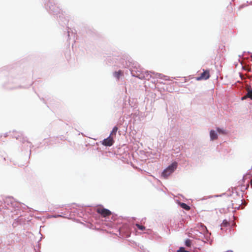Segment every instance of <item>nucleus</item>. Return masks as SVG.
<instances>
[{"label": "nucleus", "instance_id": "obj_9", "mask_svg": "<svg viewBox=\"0 0 252 252\" xmlns=\"http://www.w3.org/2000/svg\"><path fill=\"white\" fill-rule=\"evenodd\" d=\"M123 75V73L121 70H119L118 71H116L114 73V76L117 78L118 79H119L120 77Z\"/></svg>", "mask_w": 252, "mask_h": 252}, {"label": "nucleus", "instance_id": "obj_5", "mask_svg": "<svg viewBox=\"0 0 252 252\" xmlns=\"http://www.w3.org/2000/svg\"><path fill=\"white\" fill-rule=\"evenodd\" d=\"M131 74L133 76H135L140 79L145 78L147 79H149V78L151 77V75L149 74V73L148 71L145 72V74L140 75V74L135 75L133 73V71H131Z\"/></svg>", "mask_w": 252, "mask_h": 252}, {"label": "nucleus", "instance_id": "obj_3", "mask_svg": "<svg viewBox=\"0 0 252 252\" xmlns=\"http://www.w3.org/2000/svg\"><path fill=\"white\" fill-rule=\"evenodd\" d=\"M114 143V140L113 137L110 135L108 137L103 140L102 144L105 146H111Z\"/></svg>", "mask_w": 252, "mask_h": 252}, {"label": "nucleus", "instance_id": "obj_14", "mask_svg": "<svg viewBox=\"0 0 252 252\" xmlns=\"http://www.w3.org/2000/svg\"><path fill=\"white\" fill-rule=\"evenodd\" d=\"M177 252H189V251H186L183 247H181L179 249Z\"/></svg>", "mask_w": 252, "mask_h": 252}, {"label": "nucleus", "instance_id": "obj_10", "mask_svg": "<svg viewBox=\"0 0 252 252\" xmlns=\"http://www.w3.org/2000/svg\"><path fill=\"white\" fill-rule=\"evenodd\" d=\"M180 206L182 208L185 209L186 210L188 211L190 209V207L186 203H182L180 204Z\"/></svg>", "mask_w": 252, "mask_h": 252}, {"label": "nucleus", "instance_id": "obj_6", "mask_svg": "<svg viewBox=\"0 0 252 252\" xmlns=\"http://www.w3.org/2000/svg\"><path fill=\"white\" fill-rule=\"evenodd\" d=\"M247 92L246 94V97H248L252 100V89L250 86H247L245 88Z\"/></svg>", "mask_w": 252, "mask_h": 252}, {"label": "nucleus", "instance_id": "obj_4", "mask_svg": "<svg viewBox=\"0 0 252 252\" xmlns=\"http://www.w3.org/2000/svg\"><path fill=\"white\" fill-rule=\"evenodd\" d=\"M210 77V73L208 70H203V72L201 73L200 76L196 77V80H207Z\"/></svg>", "mask_w": 252, "mask_h": 252}, {"label": "nucleus", "instance_id": "obj_7", "mask_svg": "<svg viewBox=\"0 0 252 252\" xmlns=\"http://www.w3.org/2000/svg\"><path fill=\"white\" fill-rule=\"evenodd\" d=\"M210 138L212 140H216L218 138V135L214 130H211L210 131Z\"/></svg>", "mask_w": 252, "mask_h": 252}, {"label": "nucleus", "instance_id": "obj_8", "mask_svg": "<svg viewBox=\"0 0 252 252\" xmlns=\"http://www.w3.org/2000/svg\"><path fill=\"white\" fill-rule=\"evenodd\" d=\"M217 130L219 134H223V135H226L227 134V132L226 131V130L224 129H222V128L218 127L217 128Z\"/></svg>", "mask_w": 252, "mask_h": 252}, {"label": "nucleus", "instance_id": "obj_1", "mask_svg": "<svg viewBox=\"0 0 252 252\" xmlns=\"http://www.w3.org/2000/svg\"><path fill=\"white\" fill-rule=\"evenodd\" d=\"M177 166V163L174 162L167 167L162 173V176L166 178L170 174H171L176 169Z\"/></svg>", "mask_w": 252, "mask_h": 252}, {"label": "nucleus", "instance_id": "obj_11", "mask_svg": "<svg viewBox=\"0 0 252 252\" xmlns=\"http://www.w3.org/2000/svg\"><path fill=\"white\" fill-rule=\"evenodd\" d=\"M117 130H118V127L117 126H114L110 135H111V136H113V135H116Z\"/></svg>", "mask_w": 252, "mask_h": 252}, {"label": "nucleus", "instance_id": "obj_15", "mask_svg": "<svg viewBox=\"0 0 252 252\" xmlns=\"http://www.w3.org/2000/svg\"><path fill=\"white\" fill-rule=\"evenodd\" d=\"M247 98H248V97H246V95H245L243 97H242V99L244 100V99H246Z\"/></svg>", "mask_w": 252, "mask_h": 252}, {"label": "nucleus", "instance_id": "obj_2", "mask_svg": "<svg viewBox=\"0 0 252 252\" xmlns=\"http://www.w3.org/2000/svg\"><path fill=\"white\" fill-rule=\"evenodd\" d=\"M96 211L103 217H106L111 215V212L110 210L101 207L97 208Z\"/></svg>", "mask_w": 252, "mask_h": 252}, {"label": "nucleus", "instance_id": "obj_12", "mask_svg": "<svg viewBox=\"0 0 252 252\" xmlns=\"http://www.w3.org/2000/svg\"><path fill=\"white\" fill-rule=\"evenodd\" d=\"M185 245L188 247H190L191 245V241L190 239H187L185 241Z\"/></svg>", "mask_w": 252, "mask_h": 252}, {"label": "nucleus", "instance_id": "obj_13", "mask_svg": "<svg viewBox=\"0 0 252 252\" xmlns=\"http://www.w3.org/2000/svg\"><path fill=\"white\" fill-rule=\"evenodd\" d=\"M136 226H137V227L139 229H140V230H145V227L144 226H143V225H140V224H137H137H136Z\"/></svg>", "mask_w": 252, "mask_h": 252}]
</instances>
